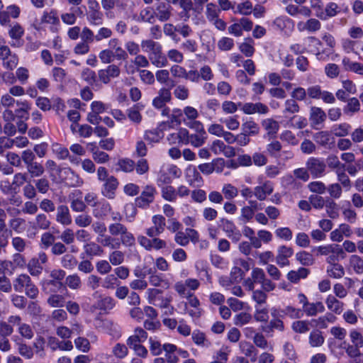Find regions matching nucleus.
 Instances as JSON below:
<instances>
[{"label":"nucleus","mask_w":363,"mask_h":363,"mask_svg":"<svg viewBox=\"0 0 363 363\" xmlns=\"http://www.w3.org/2000/svg\"><path fill=\"white\" fill-rule=\"evenodd\" d=\"M313 252H315L317 255L328 256L326 259L327 263H333L346 257V254L341 246L337 244L315 247L313 249Z\"/></svg>","instance_id":"1"},{"label":"nucleus","mask_w":363,"mask_h":363,"mask_svg":"<svg viewBox=\"0 0 363 363\" xmlns=\"http://www.w3.org/2000/svg\"><path fill=\"white\" fill-rule=\"evenodd\" d=\"M182 175V169L174 164H163L157 174V184H170L173 179H179Z\"/></svg>","instance_id":"2"},{"label":"nucleus","mask_w":363,"mask_h":363,"mask_svg":"<svg viewBox=\"0 0 363 363\" xmlns=\"http://www.w3.org/2000/svg\"><path fill=\"white\" fill-rule=\"evenodd\" d=\"M60 27V21L58 13L55 9L45 11L40 17L37 29L48 28L51 32L56 33Z\"/></svg>","instance_id":"3"},{"label":"nucleus","mask_w":363,"mask_h":363,"mask_svg":"<svg viewBox=\"0 0 363 363\" xmlns=\"http://www.w3.org/2000/svg\"><path fill=\"white\" fill-rule=\"evenodd\" d=\"M108 231L111 235H120L121 244L122 243L125 246H132L135 244V239L134 235L128 230L124 225L120 223L109 225Z\"/></svg>","instance_id":"4"},{"label":"nucleus","mask_w":363,"mask_h":363,"mask_svg":"<svg viewBox=\"0 0 363 363\" xmlns=\"http://www.w3.org/2000/svg\"><path fill=\"white\" fill-rule=\"evenodd\" d=\"M45 167L49 171L50 175H53L58 172H62L66 174L67 177L70 176L72 182L70 184L74 186H81L83 184V180L79 176L74 173V172L69 167L61 168L58 167L55 162L52 160H48L45 163Z\"/></svg>","instance_id":"5"},{"label":"nucleus","mask_w":363,"mask_h":363,"mask_svg":"<svg viewBox=\"0 0 363 363\" xmlns=\"http://www.w3.org/2000/svg\"><path fill=\"white\" fill-rule=\"evenodd\" d=\"M108 108V105L102 101H92L90 104L91 111L87 114V121L93 125H98L102 120L100 114L106 112Z\"/></svg>","instance_id":"6"},{"label":"nucleus","mask_w":363,"mask_h":363,"mask_svg":"<svg viewBox=\"0 0 363 363\" xmlns=\"http://www.w3.org/2000/svg\"><path fill=\"white\" fill-rule=\"evenodd\" d=\"M9 322L17 327V330L22 337L30 340L34 336V332L31 326L29 324L23 323L19 315H10L9 317Z\"/></svg>","instance_id":"7"},{"label":"nucleus","mask_w":363,"mask_h":363,"mask_svg":"<svg viewBox=\"0 0 363 363\" xmlns=\"http://www.w3.org/2000/svg\"><path fill=\"white\" fill-rule=\"evenodd\" d=\"M218 225L232 241L238 242L240 240L241 233L232 220L221 218L218 220Z\"/></svg>","instance_id":"8"},{"label":"nucleus","mask_w":363,"mask_h":363,"mask_svg":"<svg viewBox=\"0 0 363 363\" xmlns=\"http://www.w3.org/2000/svg\"><path fill=\"white\" fill-rule=\"evenodd\" d=\"M48 261L47 255L45 252H40L38 257H33L27 264V269L30 274L33 277H38L43 272V264Z\"/></svg>","instance_id":"9"},{"label":"nucleus","mask_w":363,"mask_h":363,"mask_svg":"<svg viewBox=\"0 0 363 363\" xmlns=\"http://www.w3.org/2000/svg\"><path fill=\"white\" fill-rule=\"evenodd\" d=\"M272 26L277 31L285 35H290L294 30V22L286 16H280L274 20Z\"/></svg>","instance_id":"10"},{"label":"nucleus","mask_w":363,"mask_h":363,"mask_svg":"<svg viewBox=\"0 0 363 363\" xmlns=\"http://www.w3.org/2000/svg\"><path fill=\"white\" fill-rule=\"evenodd\" d=\"M171 128L170 123L161 122L156 128L145 132L144 138L150 143H159L164 137V132Z\"/></svg>","instance_id":"11"},{"label":"nucleus","mask_w":363,"mask_h":363,"mask_svg":"<svg viewBox=\"0 0 363 363\" xmlns=\"http://www.w3.org/2000/svg\"><path fill=\"white\" fill-rule=\"evenodd\" d=\"M200 282L196 279L189 278L184 281H178L174 284L175 291L182 296L191 295L190 291H196L199 289Z\"/></svg>","instance_id":"12"},{"label":"nucleus","mask_w":363,"mask_h":363,"mask_svg":"<svg viewBox=\"0 0 363 363\" xmlns=\"http://www.w3.org/2000/svg\"><path fill=\"white\" fill-rule=\"evenodd\" d=\"M161 294L162 292L160 290L155 288H150L146 291L145 296L150 304L160 308H167L169 304L170 300L163 298Z\"/></svg>","instance_id":"13"},{"label":"nucleus","mask_w":363,"mask_h":363,"mask_svg":"<svg viewBox=\"0 0 363 363\" xmlns=\"http://www.w3.org/2000/svg\"><path fill=\"white\" fill-rule=\"evenodd\" d=\"M9 36L11 38L9 43L13 48H20L23 45L22 37L24 35V28L18 23H13L10 25L8 30Z\"/></svg>","instance_id":"14"},{"label":"nucleus","mask_w":363,"mask_h":363,"mask_svg":"<svg viewBox=\"0 0 363 363\" xmlns=\"http://www.w3.org/2000/svg\"><path fill=\"white\" fill-rule=\"evenodd\" d=\"M240 109L247 115H252L255 113L259 114H267L269 112V108L265 104L257 102V103H238Z\"/></svg>","instance_id":"15"},{"label":"nucleus","mask_w":363,"mask_h":363,"mask_svg":"<svg viewBox=\"0 0 363 363\" xmlns=\"http://www.w3.org/2000/svg\"><path fill=\"white\" fill-rule=\"evenodd\" d=\"M153 226L146 230V234L150 237H157L164 231L165 218L162 215H155L152 218Z\"/></svg>","instance_id":"16"},{"label":"nucleus","mask_w":363,"mask_h":363,"mask_svg":"<svg viewBox=\"0 0 363 363\" xmlns=\"http://www.w3.org/2000/svg\"><path fill=\"white\" fill-rule=\"evenodd\" d=\"M351 227L346 223L340 224L337 228L330 233V239L333 242H340L344 238H350L352 235Z\"/></svg>","instance_id":"17"},{"label":"nucleus","mask_w":363,"mask_h":363,"mask_svg":"<svg viewBox=\"0 0 363 363\" xmlns=\"http://www.w3.org/2000/svg\"><path fill=\"white\" fill-rule=\"evenodd\" d=\"M21 13V9L16 4H12L0 11V24L3 26L10 23V18H18Z\"/></svg>","instance_id":"18"},{"label":"nucleus","mask_w":363,"mask_h":363,"mask_svg":"<svg viewBox=\"0 0 363 363\" xmlns=\"http://www.w3.org/2000/svg\"><path fill=\"white\" fill-rule=\"evenodd\" d=\"M294 255V250L292 247L286 245H281L277 248V253L276 256V262L281 267L289 265V259Z\"/></svg>","instance_id":"19"},{"label":"nucleus","mask_w":363,"mask_h":363,"mask_svg":"<svg viewBox=\"0 0 363 363\" xmlns=\"http://www.w3.org/2000/svg\"><path fill=\"white\" fill-rule=\"evenodd\" d=\"M306 167L314 177H322L326 167L325 164L323 160L314 157L308 159L306 162Z\"/></svg>","instance_id":"20"},{"label":"nucleus","mask_w":363,"mask_h":363,"mask_svg":"<svg viewBox=\"0 0 363 363\" xmlns=\"http://www.w3.org/2000/svg\"><path fill=\"white\" fill-rule=\"evenodd\" d=\"M156 189L152 186H146L140 196L136 199V203L139 207L145 208L152 203L155 199Z\"/></svg>","instance_id":"21"},{"label":"nucleus","mask_w":363,"mask_h":363,"mask_svg":"<svg viewBox=\"0 0 363 363\" xmlns=\"http://www.w3.org/2000/svg\"><path fill=\"white\" fill-rule=\"evenodd\" d=\"M167 140L170 145L189 144V130L184 128H180L177 132L169 134Z\"/></svg>","instance_id":"22"},{"label":"nucleus","mask_w":363,"mask_h":363,"mask_svg":"<svg viewBox=\"0 0 363 363\" xmlns=\"http://www.w3.org/2000/svg\"><path fill=\"white\" fill-rule=\"evenodd\" d=\"M321 28L320 22L316 18H309L307 21H301L297 23V30L299 32L313 33Z\"/></svg>","instance_id":"23"},{"label":"nucleus","mask_w":363,"mask_h":363,"mask_svg":"<svg viewBox=\"0 0 363 363\" xmlns=\"http://www.w3.org/2000/svg\"><path fill=\"white\" fill-rule=\"evenodd\" d=\"M120 72V69L117 65H111L106 69L99 70L98 74L101 82L108 84L112 78L118 77Z\"/></svg>","instance_id":"24"},{"label":"nucleus","mask_w":363,"mask_h":363,"mask_svg":"<svg viewBox=\"0 0 363 363\" xmlns=\"http://www.w3.org/2000/svg\"><path fill=\"white\" fill-rule=\"evenodd\" d=\"M118 186V182L113 176H110L104 184L102 194L109 199L115 197L116 191Z\"/></svg>","instance_id":"25"},{"label":"nucleus","mask_w":363,"mask_h":363,"mask_svg":"<svg viewBox=\"0 0 363 363\" xmlns=\"http://www.w3.org/2000/svg\"><path fill=\"white\" fill-rule=\"evenodd\" d=\"M184 175L190 186L200 185L202 182V178L195 166L188 165L184 170Z\"/></svg>","instance_id":"26"},{"label":"nucleus","mask_w":363,"mask_h":363,"mask_svg":"<svg viewBox=\"0 0 363 363\" xmlns=\"http://www.w3.org/2000/svg\"><path fill=\"white\" fill-rule=\"evenodd\" d=\"M274 191V186L270 181H266L262 185L257 186L254 189V194L259 201H264Z\"/></svg>","instance_id":"27"},{"label":"nucleus","mask_w":363,"mask_h":363,"mask_svg":"<svg viewBox=\"0 0 363 363\" xmlns=\"http://www.w3.org/2000/svg\"><path fill=\"white\" fill-rule=\"evenodd\" d=\"M286 12L293 17L302 16L309 17L311 15V11L309 7L305 6H296L292 4H288L285 7Z\"/></svg>","instance_id":"28"},{"label":"nucleus","mask_w":363,"mask_h":363,"mask_svg":"<svg viewBox=\"0 0 363 363\" xmlns=\"http://www.w3.org/2000/svg\"><path fill=\"white\" fill-rule=\"evenodd\" d=\"M171 100V92L169 89L162 88L158 91V95L152 100V106L157 109L163 108L166 103Z\"/></svg>","instance_id":"29"},{"label":"nucleus","mask_w":363,"mask_h":363,"mask_svg":"<svg viewBox=\"0 0 363 363\" xmlns=\"http://www.w3.org/2000/svg\"><path fill=\"white\" fill-rule=\"evenodd\" d=\"M56 221L63 225H69L72 223V216L67 206L60 205L57 207Z\"/></svg>","instance_id":"30"},{"label":"nucleus","mask_w":363,"mask_h":363,"mask_svg":"<svg viewBox=\"0 0 363 363\" xmlns=\"http://www.w3.org/2000/svg\"><path fill=\"white\" fill-rule=\"evenodd\" d=\"M325 304L329 311L337 315L341 314L344 310V303L332 294L326 297Z\"/></svg>","instance_id":"31"},{"label":"nucleus","mask_w":363,"mask_h":363,"mask_svg":"<svg viewBox=\"0 0 363 363\" xmlns=\"http://www.w3.org/2000/svg\"><path fill=\"white\" fill-rule=\"evenodd\" d=\"M105 233L97 236L96 241L104 247H108L111 249H118L121 246V242L118 239Z\"/></svg>","instance_id":"32"},{"label":"nucleus","mask_w":363,"mask_h":363,"mask_svg":"<svg viewBox=\"0 0 363 363\" xmlns=\"http://www.w3.org/2000/svg\"><path fill=\"white\" fill-rule=\"evenodd\" d=\"M342 65L344 69L347 72H352L359 75H363V64L353 62L350 58L345 57L342 58Z\"/></svg>","instance_id":"33"},{"label":"nucleus","mask_w":363,"mask_h":363,"mask_svg":"<svg viewBox=\"0 0 363 363\" xmlns=\"http://www.w3.org/2000/svg\"><path fill=\"white\" fill-rule=\"evenodd\" d=\"M30 281L31 279L28 275L21 274L13 281V289L17 292H23L28 285L30 284Z\"/></svg>","instance_id":"34"},{"label":"nucleus","mask_w":363,"mask_h":363,"mask_svg":"<svg viewBox=\"0 0 363 363\" xmlns=\"http://www.w3.org/2000/svg\"><path fill=\"white\" fill-rule=\"evenodd\" d=\"M163 350L165 352V358L168 363H178L179 358L176 352L177 347L175 345L170 343L164 344Z\"/></svg>","instance_id":"35"},{"label":"nucleus","mask_w":363,"mask_h":363,"mask_svg":"<svg viewBox=\"0 0 363 363\" xmlns=\"http://www.w3.org/2000/svg\"><path fill=\"white\" fill-rule=\"evenodd\" d=\"M325 311V306L320 301L315 303L308 302L306 307L303 309V313H305L307 316H315L319 313Z\"/></svg>","instance_id":"36"},{"label":"nucleus","mask_w":363,"mask_h":363,"mask_svg":"<svg viewBox=\"0 0 363 363\" xmlns=\"http://www.w3.org/2000/svg\"><path fill=\"white\" fill-rule=\"evenodd\" d=\"M338 12V6L335 3H330L326 6L325 11H317V16L322 20H326L335 16Z\"/></svg>","instance_id":"37"},{"label":"nucleus","mask_w":363,"mask_h":363,"mask_svg":"<svg viewBox=\"0 0 363 363\" xmlns=\"http://www.w3.org/2000/svg\"><path fill=\"white\" fill-rule=\"evenodd\" d=\"M92 146L90 151L92 154L93 160L98 164H105L108 162L110 157L109 155L103 152L96 147L95 143H90Z\"/></svg>","instance_id":"38"},{"label":"nucleus","mask_w":363,"mask_h":363,"mask_svg":"<svg viewBox=\"0 0 363 363\" xmlns=\"http://www.w3.org/2000/svg\"><path fill=\"white\" fill-rule=\"evenodd\" d=\"M223 162L224 161L223 159H217L213 160L211 162L201 164L198 166V168L203 174L208 175L212 174L215 170L218 172H221V169H216V165L217 164L223 165Z\"/></svg>","instance_id":"39"},{"label":"nucleus","mask_w":363,"mask_h":363,"mask_svg":"<svg viewBox=\"0 0 363 363\" xmlns=\"http://www.w3.org/2000/svg\"><path fill=\"white\" fill-rule=\"evenodd\" d=\"M149 60L156 67L161 68L168 65L167 56L162 53V49L154 55H149Z\"/></svg>","instance_id":"40"},{"label":"nucleus","mask_w":363,"mask_h":363,"mask_svg":"<svg viewBox=\"0 0 363 363\" xmlns=\"http://www.w3.org/2000/svg\"><path fill=\"white\" fill-rule=\"evenodd\" d=\"M242 132L250 136L257 135L259 132V128L253 120L249 119L242 123L241 125Z\"/></svg>","instance_id":"41"},{"label":"nucleus","mask_w":363,"mask_h":363,"mask_svg":"<svg viewBox=\"0 0 363 363\" xmlns=\"http://www.w3.org/2000/svg\"><path fill=\"white\" fill-rule=\"evenodd\" d=\"M72 195L73 196L72 202H71V208L74 211L76 212H82L85 210L86 205L82 201V192L79 190H76L72 192Z\"/></svg>","instance_id":"42"},{"label":"nucleus","mask_w":363,"mask_h":363,"mask_svg":"<svg viewBox=\"0 0 363 363\" xmlns=\"http://www.w3.org/2000/svg\"><path fill=\"white\" fill-rule=\"evenodd\" d=\"M141 48L145 52L154 55L162 49V45L152 40H145L141 42Z\"/></svg>","instance_id":"43"},{"label":"nucleus","mask_w":363,"mask_h":363,"mask_svg":"<svg viewBox=\"0 0 363 363\" xmlns=\"http://www.w3.org/2000/svg\"><path fill=\"white\" fill-rule=\"evenodd\" d=\"M328 264L327 274L329 277L334 279H340L344 276L345 270L341 264L337 263V262Z\"/></svg>","instance_id":"44"},{"label":"nucleus","mask_w":363,"mask_h":363,"mask_svg":"<svg viewBox=\"0 0 363 363\" xmlns=\"http://www.w3.org/2000/svg\"><path fill=\"white\" fill-rule=\"evenodd\" d=\"M111 211V205L106 201L98 202L93 210V214L96 218H103L107 216Z\"/></svg>","instance_id":"45"},{"label":"nucleus","mask_w":363,"mask_h":363,"mask_svg":"<svg viewBox=\"0 0 363 363\" xmlns=\"http://www.w3.org/2000/svg\"><path fill=\"white\" fill-rule=\"evenodd\" d=\"M157 17L160 21H166L169 19L172 15V8L169 5L161 3L157 7Z\"/></svg>","instance_id":"46"},{"label":"nucleus","mask_w":363,"mask_h":363,"mask_svg":"<svg viewBox=\"0 0 363 363\" xmlns=\"http://www.w3.org/2000/svg\"><path fill=\"white\" fill-rule=\"evenodd\" d=\"M84 250L85 254L89 257L101 256L104 254L102 247L94 242H91L84 245Z\"/></svg>","instance_id":"47"},{"label":"nucleus","mask_w":363,"mask_h":363,"mask_svg":"<svg viewBox=\"0 0 363 363\" xmlns=\"http://www.w3.org/2000/svg\"><path fill=\"white\" fill-rule=\"evenodd\" d=\"M150 284L155 287H162L163 289H169L170 283L163 279V276L160 274L154 273L149 277Z\"/></svg>","instance_id":"48"},{"label":"nucleus","mask_w":363,"mask_h":363,"mask_svg":"<svg viewBox=\"0 0 363 363\" xmlns=\"http://www.w3.org/2000/svg\"><path fill=\"white\" fill-rule=\"evenodd\" d=\"M164 185L161 189L162 197L167 201L175 202L177 199V189L169 184Z\"/></svg>","instance_id":"49"},{"label":"nucleus","mask_w":363,"mask_h":363,"mask_svg":"<svg viewBox=\"0 0 363 363\" xmlns=\"http://www.w3.org/2000/svg\"><path fill=\"white\" fill-rule=\"evenodd\" d=\"M309 274V270L306 268L300 267L298 270H291L287 274V279L293 282L297 283L301 279H305Z\"/></svg>","instance_id":"50"},{"label":"nucleus","mask_w":363,"mask_h":363,"mask_svg":"<svg viewBox=\"0 0 363 363\" xmlns=\"http://www.w3.org/2000/svg\"><path fill=\"white\" fill-rule=\"evenodd\" d=\"M49 344L54 350L58 348L62 351H71L73 349V345L69 340L58 342L55 337H50Z\"/></svg>","instance_id":"51"},{"label":"nucleus","mask_w":363,"mask_h":363,"mask_svg":"<svg viewBox=\"0 0 363 363\" xmlns=\"http://www.w3.org/2000/svg\"><path fill=\"white\" fill-rule=\"evenodd\" d=\"M350 267L358 274L363 273V259L357 255H352L349 258Z\"/></svg>","instance_id":"52"},{"label":"nucleus","mask_w":363,"mask_h":363,"mask_svg":"<svg viewBox=\"0 0 363 363\" xmlns=\"http://www.w3.org/2000/svg\"><path fill=\"white\" fill-rule=\"evenodd\" d=\"M326 118L325 112L318 107H312L310 113V120L315 125L323 123Z\"/></svg>","instance_id":"53"},{"label":"nucleus","mask_w":363,"mask_h":363,"mask_svg":"<svg viewBox=\"0 0 363 363\" xmlns=\"http://www.w3.org/2000/svg\"><path fill=\"white\" fill-rule=\"evenodd\" d=\"M199 37L201 45L205 46L207 50H210L215 40L212 32L209 30H204L201 31Z\"/></svg>","instance_id":"54"},{"label":"nucleus","mask_w":363,"mask_h":363,"mask_svg":"<svg viewBox=\"0 0 363 363\" xmlns=\"http://www.w3.org/2000/svg\"><path fill=\"white\" fill-rule=\"evenodd\" d=\"M254 40L251 38L245 39L244 41L240 44L239 50L246 57H251L255 52Z\"/></svg>","instance_id":"55"},{"label":"nucleus","mask_w":363,"mask_h":363,"mask_svg":"<svg viewBox=\"0 0 363 363\" xmlns=\"http://www.w3.org/2000/svg\"><path fill=\"white\" fill-rule=\"evenodd\" d=\"M262 125L267 132L268 135H275L279 129V123L272 118H266L263 120Z\"/></svg>","instance_id":"56"},{"label":"nucleus","mask_w":363,"mask_h":363,"mask_svg":"<svg viewBox=\"0 0 363 363\" xmlns=\"http://www.w3.org/2000/svg\"><path fill=\"white\" fill-rule=\"evenodd\" d=\"M360 110V103L357 98H351L348 100L346 106L344 108L345 113L352 116Z\"/></svg>","instance_id":"57"},{"label":"nucleus","mask_w":363,"mask_h":363,"mask_svg":"<svg viewBox=\"0 0 363 363\" xmlns=\"http://www.w3.org/2000/svg\"><path fill=\"white\" fill-rule=\"evenodd\" d=\"M225 126L230 130H238L240 128V123L237 116H229L220 120Z\"/></svg>","instance_id":"58"},{"label":"nucleus","mask_w":363,"mask_h":363,"mask_svg":"<svg viewBox=\"0 0 363 363\" xmlns=\"http://www.w3.org/2000/svg\"><path fill=\"white\" fill-rule=\"evenodd\" d=\"M252 315L247 312H240L233 318V323L237 326H243L252 320Z\"/></svg>","instance_id":"59"},{"label":"nucleus","mask_w":363,"mask_h":363,"mask_svg":"<svg viewBox=\"0 0 363 363\" xmlns=\"http://www.w3.org/2000/svg\"><path fill=\"white\" fill-rule=\"evenodd\" d=\"M276 237L284 241H290L293 238V233L288 227H279L274 231Z\"/></svg>","instance_id":"60"},{"label":"nucleus","mask_w":363,"mask_h":363,"mask_svg":"<svg viewBox=\"0 0 363 363\" xmlns=\"http://www.w3.org/2000/svg\"><path fill=\"white\" fill-rule=\"evenodd\" d=\"M222 194L226 199H233L238 195V189L231 184H225L222 187Z\"/></svg>","instance_id":"61"},{"label":"nucleus","mask_w":363,"mask_h":363,"mask_svg":"<svg viewBox=\"0 0 363 363\" xmlns=\"http://www.w3.org/2000/svg\"><path fill=\"white\" fill-rule=\"evenodd\" d=\"M75 347L82 352L86 353L91 349L90 341L84 337H78L74 341Z\"/></svg>","instance_id":"62"},{"label":"nucleus","mask_w":363,"mask_h":363,"mask_svg":"<svg viewBox=\"0 0 363 363\" xmlns=\"http://www.w3.org/2000/svg\"><path fill=\"white\" fill-rule=\"evenodd\" d=\"M231 350L228 346H223L218 350L213 355V359L218 361L220 363H226L228 360V357Z\"/></svg>","instance_id":"63"},{"label":"nucleus","mask_w":363,"mask_h":363,"mask_svg":"<svg viewBox=\"0 0 363 363\" xmlns=\"http://www.w3.org/2000/svg\"><path fill=\"white\" fill-rule=\"evenodd\" d=\"M296 258L302 265L310 266L314 263L313 255L306 251L297 252Z\"/></svg>","instance_id":"64"}]
</instances>
